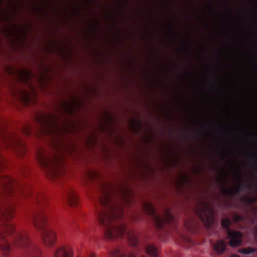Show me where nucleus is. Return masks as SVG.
Returning <instances> with one entry per match:
<instances>
[{"label": "nucleus", "instance_id": "nucleus-2", "mask_svg": "<svg viewBox=\"0 0 257 257\" xmlns=\"http://www.w3.org/2000/svg\"><path fill=\"white\" fill-rule=\"evenodd\" d=\"M111 196L110 190L102 189L101 195L98 198L100 208L97 209V220L104 227L106 238L111 240L116 238L125 239L135 248L131 249L127 245H119L111 250L109 255L110 257H137L136 247L138 244V239L137 234L129 230L124 222H116L122 217L123 211L119 205L113 202ZM141 257L146 256L142 255Z\"/></svg>", "mask_w": 257, "mask_h": 257}, {"label": "nucleus", "instance_id": "nucleus-9", "mask_svg": "<svg viewBox=\"0 0 257 257\" xmlns=\"http://www.w3.org/2000/svg\"><path fill=\"white\" fill-rule=\"evenodd\" d=\"M64 199L67 203L71 207L76 206L78 203L77 196L70 186H67L65 189Z\"/></svg>", "mask_w": 257, "mask_h": 257}, {"label": "nucleus", "instance_id": "nucleus-16", "mask_svg": "<svg viewBox=\"0 0 257 257\" xmlns=\"http://www.w3.org/2000/svg\"><path fill=\"white\" fill-rule=\"evenodd\" d=\"M61 107L64 112L70 114L73 111L72 108L68 102H65L61 104Z\"/></svg>", "mask_w": 257, "mask_h": 257}, {"label": "nucleus", "instance_id": "nucleus-4", "mask_svg": "<svg viewBox=\"0 0 257 257\" xmlns=\"http://www.w3.org/2000/svg\"><path fill=\"white\" fill-rule=\"evenodd\" d=\"M60 119L54 114L42 116L39 119L42 132L47 136L59 137L65 131L63 124L59 123Z\"/></svg>", "mask_w": 257, "mask_h": 257}, {"label": "nucleus", "instance_id": "nucleus-22", "mask_svg": "<svg viewBox=\"0 0 257 257\" xmlns=\"http://www.w3.org/2000/svg\"><path fill=\"white\" fill-rule=\"evenodd\" d=\"M23 99H24L25 101H29V96L27 92H23Z\"/></svg>", "mask_w": 257, "mask_h": 257}, {"label": "nucleus", "instance_id": "nucleus-29", "mask_svg": "<svg viewBox=\"0 0 257 257\" xmlns=\"http://www.w3.org/2000/svg\"><path fill=\"white\" fill-rule=\"evenodd\" d=\"M226 134L227 135H228V134H228V133H226Z\"/></svg>", "mask_w": 257, "mask_h": 257}, {"label": "nucleus", "instance_id": "nucleus-15", "mask_svg": "<svg viewBox=\"0 0 257 257\" xmlns=\"http://www.w3.org/2000/svg\"><path fill=\"white\" fill-rule=\"evenodd\" d=\"M256 251V249L251 247L240 248L238 252L244 254H250Z\"/></svg>", "mask_w": 257, "mask_h": 257}, {"label": "nucleus", "instance_id": "nucleus-12", "mask_svg": "<svg viewBox=\"0 0 257 257\" xmlns=\"http://www.w3.org/2000/svg\"><path fill=\"white\" fill-rule=\"evenodd\" d=\"M226 242L223 239H219L213 245V250L218 254H222L226 250Z\"/></svg>", "mask_w": 257, "mask_h": 257}, {"label": "nucleus", "instance_id": "nucleus-13", "mask_svg": "<svg viewBox=\"0 0 257 257\" xmlns=\"http://www.w3.org/2000/svg\"><path fill=\"white\" fill-rule=\"evenodd\" d=\"M146 251L152 257H158V249L156 246L151 243L146 245L145 246Z\"/></svg>", "mask_w": 257, "mask_h": 257}, {"label": "nucleus", "instance_id": "nucleus-28", "mask_svg": "<svg viewBox=\"0 0 257 257\" xmlns=\"http://www.w3.org/2000/svg\"><path fill=\"white\" fill-rule=\"evenodd\" d=\"M252 137H253V138H256V136H253Z\"/></svg>", "mask_w": 257, "mask_h": 257}, {"label": "nucleus", "instance_id": "nucleus-18", "mask_svg": "<svg viewBox=\"0 0 257 257\" xmlns=\"http://www.w3.org/2000/svg\"><path fill=\"white\" fill-rule=\"evenodd\" d=\"M23 133L26 136H30L31 133V128L29 125H25L22 128Z\"/></svg>", "mask_w": 257, "mask_h": 257}, {"label": "nucleus", "instance_id": "nucleus-24", "mask_svg": "<svg viewBox=\"0 0 257 257\" xmlns=\"http://www.w3.org/2000/svg\"><path fill=\"white\" fill-rule=\"evenodd\" d=\"M255 235L257 238V225H256V228H255Z\"/></svg>", "mask_w": 257, "mask_h": 257}, {"label": "nucleus", "instance_id": "nucleus-25", "mask_svg": "<svg viewBox=\"0 0 257 257\" xmlns=\"http://www.w3.org/2000/svg\"><path fill=\"white\" fill-rule=\"evenodd\" d=\"M230 257H239V256H238L236 254H233V255H231Z\"/></svg>", "mask_w": 257, "mask_h": 257}, {"label": "nucleus", "instance_id": "nucleus-7", "mask_svg": "<svg viewBox=\"0 0 257 257\" xmlns=\"http://www.w3.org/2000/svg\"><path fill=\"white\" fill-rule=\"evenodd\" d=\"M231 224L228 218H224L221 220V225L226 231L227 238L229 239V244L231 246L235 247L241 244L243 235L239 231L231 230L230 229Z\"/></svg>", "mask_w": 257, "mask_h": 257}, {"label": "nucleus", "instance_id": "nucleus-30", "mask_svg": "<svg viewBox=\"0 0 257 257\" xmlns=\"http://www.w3.org/2000/svg\"><path fill=\"white\" fill-rule=\"evenodd\" d=\"M256 171H257V169H255V171L256 172Z\"/></svg>", "mask_w": 257, "mask_h": 257}, {"label": "nucleus", "instance_id": "nucleus-20", "mask_svg": "<svg viewBox=\"0 0 257 257\" xmlns=\"http://www.w3.org/2000/svg\"><path fill=\"white\" fill-rule=\"evenodd\" d=\"M77 257H95V255L91 252L82 253Z\"/></svg>", "mask_w": 257, "mask_h": 257}, {"label": "nucleus", "instance_id": "nucleus-21", "mask_svg": "<svg viewBox=\"0 0 257 257\" xmlns=\"http://www.w3.org/2000/svg\"><path fill=\"white\" fill-rule=\"evenodd\" d=\"M88 177L90 179H93L94 178L96 177L97 174L96 173L93 172H90L88 173Z\"/></svg>", "mask_w": 257, "mask_h": 257}, {"label": "nucleus", "instance_id": "nucleus-23", "mask_svg": "<svg viewBox=\"0 0 257 257\" xmlns=\"http://www.w3.org/2000/svg\"><path fill=\"white\" fill-rule=\"evenodd\" d=\"M246 200H247V203H248L249 204H251V203H252L256 201L257 198H247Z\"/></svg>", "mask_w": 257, "mask_h": 257}, {"label": "nucleus", "instance_id": "nucleus-27", "mask_svg": "<svg viewBox=\"0 0 257 257\" xmlns=\"http://www.w3.org/2000/svg\"><path fill=\"white\" fill-rule=\"evenodd\" d=\"M30 75V73L29 72H28V75ZM29 76H28V77H29Z\"/></svg>", "mask_w": 257, "mask_h": 257}, {"label": "nucleus", "instance_id": "nucleus-6", "mask_svg": "<svg viewBox=\"0 0 257 257\" xmlns=\"http://www.w3.org/2000/svg\"><path fill=\"white\" fill-rule=\"evenodd\" d=\"M195 211L205 227L209 228L214 221V211L210 204L207 201H200Z\"/></svg>", "mask_w": 257, "mask_h": 257}, {"label": "nucleus", "instance_id": "nucleus-5", "mask_svg": "<svg viewBox=\"0 0 257 257\" xmlns=\"http://www.w3.org/2000/svg\"><path fill=\"white\" fill-rule=\"evenodd\" d=\"M145 211L149 215L158 229H161L166 224H171L175 221L174 216L171 212L166 210L163 217L158 214L154 207L149 202H145L143 205Z\"/></svg>", "mask_w": 257, "mask_h": 257}, {"label": "nucleus", "instance_id": "nucleus-17", "mask_svg": "<svg viewBox=\"0 0 257 257\" xmlns=\"http://www.w3.org/2000/svg\"><path fill=\"white\" fill-rule=\"evenodd\" d=\"M232 218L234 222H238L244 219V217L242 215L235 213H233Z\"/></svg>", "mask_w": 257, "mask_h": 257}, {"label": "nucleus", "instance_id": "nucleus-8", "mask_svg": "<svg viewBox=\"0 0 257 257\" xmlns=\"http://www.w3.org/2000/svg\"><path fill=\"white\" fill-rule=\"evenodd\" d=\"M6 145L14 150L20 157L23 156L27 152V148L24 143L17 137L12 135L8 140H6Z\"/></svg>", "mask_w": 257, "mask_h": 257}, {"label": "nucleus", "instance_id": "nucleus-26", "mask_svg": "<svg viewBox=\"0 0 257 257\" xmlns=\"http://www.w3.org/2000/svg\"><path fill=\"white\" fill-rule=\"evenodd\" d=\"M22 173H23V175L26 176V174L24 172H23Z\"/></svg>", "mask_w": 257, "mask_h": 257}, {"label": "nucleus", "instance_id": "nucleus-11", "mask_svg": "<svg viewBox=\"0 0 257 257\" xmlns=\"http://www.w3.org/2000/svg\"><path fill=\"white\" fill-rule=\"evenodd\" d=\"M54 257H73V252L69 246L59 248L54 253Z\"/></svg>", "mask_w": 257, "mask_h": 257}, {"label": "nucleus", "instance_id": "nucleus-19", "mask_svg": "<svg viewBox=\"0 0 257 257\" xmlns=\"http://www.w3.org/2000/svg\"><path fill=\"white\" fill-rule=\"evenodd\" d=\"M249 160L251 163L254 165H257V155L255 154H251L248 155Z\"/></svg>", "mask_w": 257, "mask_h": 257}, {"label": "nucleus", "instance_id": "nucleus-14", "mask_svg": "<svg viewBox=\"0 0 257 257\" xmlns=\"http://www.w3.org/2000/svg\"><path fill=\"white\" fill-rule=\"evenodd\" d=\"M186 228L190 231H193L195 230L197 227V223L195 221L192 219H190V220L187 221L185 223Z\"/></svg>", "mask_w": 257, "mask_h": 257}, {"label": "nucleus", "instance_id": "nucleus-10", "mask_svg": "<svg viewBox=\"0 0 257 257\" xmlns=\"http://www.w3.org/2000/svg\"><path fill=\"white\" fill-rule=\"evenodd\" d=\"M239 180L241 182V184H240L239 187H237L234 190L226 189L223 192L224 194L226 196L233 197L235 195L238 194L241 192V187H243L244 189L247 190L252 189L251 186L246 184L245 182L243 180H242L241 178H239Z\"/></svg>", "mask_w": 257, "mask_h": 257}, {"label": "nucleus", "instance_id": "nucleus-1", "mask_svg": "<svg viewBox=\"0 0 257 257\" xmlns=\"http://www.w3.org/2000/svg\"><path fill=\"white\" fill-rule=\"evenodd\" d=\"M27 199L35 204L29 217L41 234L45 244L54 245L55 232L48 225L45 208L47 199L44 194L34 190L32 186H0V251L5 256L20 250L24 257H43L41 249L24 231H17L10 221L15 213L14 204L20 199Z\"/></svg>", "mask_w": 257, "mask_h": 257}, {"label": "nucleus", "instance_id": "nucleus-3", "mask_svg": "<svg viewBox=\"0 0 257 257\" xmlns=\"http://www.w3.org/2000/svg\"><path fill=\"white\" fill-rule=\"evenodd\" d=\"M36 157L39 165L49 177L56 180L63 175L64 170L61 165L62 158L60 154L50 155L40 149L37 150Z\"/></svg>", "mask_w": 257, "mask_h": 257}]
</instances>
